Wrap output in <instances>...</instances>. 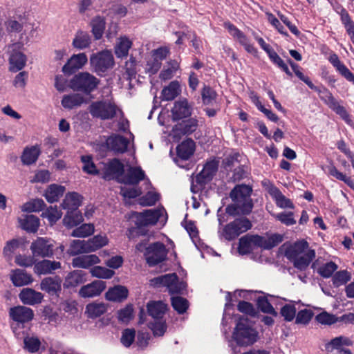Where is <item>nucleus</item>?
<instances>
[{
  "label": "nucleus",
  "instance_id": "f257e3e1",
  "mask_svg": "<svg viewBox=\"0 0 354 354\" xmlns=\"http://www.w3.org/2000/svg\"><path fill=\"white\" fill-rule=\"evenodd\" d=\"M284 255L295 268L303 271L306 270L315 258L316 253L306 241L299 240L285 245Z\"/></svg>",
  "mask_w": 354,
  "mask_h": 354
},
{
  "label": "nucleus",
  "instance_id": "f03ea898",
  "mask_svg": "<svg viewBox=\"0 0 354 354\" xmlns=\"http://www.w3.org/2000/svg\"><path fill=\"white\" fill-rule=\"evenodd\" d=\"M251 192L252 189L248 185L236 186L230 192V198L234 204L226 207V212L230 215L250 214L253 207Z\"/></svg>",
  "mask_w": 354,
  "mask_h": 354
},
{
  "label": "nucleus",
  "instance_id": "7ed1b4c3",
  "mask_svg": "<svg viewBox=\"0 0 354 354\" xmlns=\"http://www.w3.org/2000/svg\"><path fill=\"white\" fill-rule=\"evenodd\" d=\"M88 111L93 118L102 120H111L122 116L123 112L112 99H102L92 102Z\"/></svg>",
  "mask_w": 354,
  "mask_h": 354
},
{
  "label": "nucleus",
  "instance_id": "20e7f679",
  "mask_svg": "<svg viewBox=\"0 0 354 354\" xmlns=\"http://www.w3.org/2000/svg\"><path fill=\"white\" fill-rule=\"evenodd\" d=\"M257 332L252 328L248 317H240L233 332L232 337L240 346L253 344L257 339Z\"/></svg>",
  "mask_w": 354,
  "mask_h": 354
},
{
  "label": "nucleus",
  "instance_id": "39448f33",
  "mask_svg": "<svg viewBox=\"0 0 354 354\" xmlns=\"http://www.w3.org/2000/svg\"><path fill=\"white\" fill-rule=\"evenodd\" d=\"M136 250L143 252L147 263L153 266L163 261L167 257V251L165 245L160 242L153 243L149 246L144 242L136 245Z\"/></svg>",
  "mask_w": 354,
  "mask_h": 354
},
{
  "label": "nucleus",
  "instance_id": "423d86ee",
  "mask_svg": "<svg viewBox=\"0 0 354 354\" xmlns=\"http://www.w3.org/2000/svg\"><path fill=\"white\" fill-rule=\"evenodd\" d=\"M100 84V80L88 72L76 74L71 80L69 86L73 91L86 94L93 92Z\"/></svg>",
  "mask_w": 354,
  "mask_h": 354
},
{
  "label": "nucleus",
  "instance_id": "0eeeda50",
  "mask_svg": "<svg viewBox=\"0 0 354 354\" xmlns=\"http://www.w3.org/2000/svg\"><path fill=\"white\" fill-rule=\"evenodd\" d=\"M89 61L93 71L99 75L111 69L115 64L113 55L109 50L93 53Z\"/></svg>",
  "mask_w": 354,
  "mask_h": 354
},
{
  "label": "nucleus",
  "instance_id": "6e6552de",
  "mask_svg": "<svg viewBox=\"0 0 354 354\" xmlns=\"http://www.w3.org/2000/svg\"><path fill=\"white\" fill-rule=\"evenodd\" d=\"M252 223L247 218H236L219 230L221 236L225 240L232 241L240 234L246 232L252 227Z\"/></svg>",
  "mask_w": 354,
  "mask_h": 354
},
{
  "label": "nucleus",
  "instance_id": "1a4fd4ad",
  "mask_svg": "<svg viewBox=\"0 0 354 354\" xmlns=\"http://www.w3.org/2000/svg\"><path fill=\"white\" fill-rule=\"evenodd\" d=\"M162 218L166 220V212L163 208L147 209L142 212H134L131 218L138 227L155 225Z\"/></svg>",
  "mask_w": 354,
  "mask_h": 354
},
{
  "label": "nucleus",
  "instance_id": "9d476101",
  "mask_svg": "<svg viewBox=\"0 0 354 354\" xmlns=\"http://www.w3.org/2000/svg\"><path fill=\"white\" fill-rule=\"evenodd\" d=\"M155 286H166L171 294L181 293L187 286L184 281L179 282L175 273L165 274L151 281Z\"/></svg>",
  "mask_w": 354,
  "mask_h": 354
},
{
  "label": "nucleus",
  "instance_id": "9b49d317",
  "mask_svg": "<svg viewBox=\"0 0 354 354\" xmlns=\"http://www.w3.org/2000/svg\"><path fill=\"white\" fill-rule=\"evenodd\" d=\"M217 171V164L214 161L207 162L203 170L192 180L191 189L197 192L203 186L210 181Z\"/></svg>",
  "mask_w": 354,
  "mask_h": 354
},
{
  "label": "nucleus",
  "instance_id": "f8f14e48",
  "mask_svg": "<svg viewBox=\"0 0 354 354\" xmlns=\"http://www.w3.org/2000/svg\"><path fill=\"white\" fill-rule=\"evenodd\" d=\"M54 245L53 241L47 238L39 237L30 245V250L35 257H50L53 254Z\"/></svg>",
  "mask_w": 354,
  "mask_h": 354
},
{
  "label": "nucleus",
  "instance_id": "ddd939ff",
  "mask_svg": "<svg viewBox=\"0 0 354 354\" xmlns=\"http://www.w3.org/2000/svg\"><path fill=\"white\" fill-rule=\"evenodd\" d=\"M9 69L12 72L21 70L26 65L27 58L22 51V46L14 44L9 47Z\"/></svg>",
  "mask_w": 354,
  "mask_h": 354
},
{
  "label": "nucleus",
  "instance_id": "4468645a",
  "mask_svg": "<svg viewBox=\"0 0 354 354\" xmlns=\"http://www.w3.org/2000/svg\"><path fill=\"white\" fill-rule=\"evenodd\" d=\"M198 127V120L196 118H190L176 124L171 133L170 136L176 140H180L183 136L189 135L194 132Z\"/></svg>",
  "mask_w": 354,
  "mask_h": 354
},
{
  "label": "nucleus",
  "instance_id": "2eb2a0df",
  "mask_svg": "<svg viewBox=\"0 0 354 354\" xmlns=\"http://www.w3.org/2000/svg\"><path fill=\"white\" fill-rule=\"evenodd\" d=\"M124 165L118 159H113L104 167L103 178L106 180L116 179L121 183Z\"/></svg>",
  "mask_w": 354,
  "mask_h": 354
},
{
  "label": "nucleus",
  "instance_id": "dca6fc26",
  "mask_svg": "<svg viewBox=\"0 0 354 354\" xmlns=\"http://www.w3.org/2000/svg\"><path fill=\"white\" fill-rule=\"evenodd\" d=\"M88 58L85 53L75 54L68 59L62 67V72L66 75H71L81 69L87 63Z\"/></svg>",
  "mask_w": 354,
  "mask_h": 354
},
{
  "label": "nucleus",
  "instance_id": "f3484780",
  "mask_svg": "<svg viewBox=\"0 0 354 354\" xmlns=\"http://www.w3.org/2000/svg\"><path fill=\"white\" fill-rule=\"evenodd\" d=\"M106 288L103 281L96 280L84 285L79 290L78 295L82 298H91L99 296Z\"/></svg>",
  "mask_w": 354,
  "mask_h": 354
},
{
  "label": "nucleus",
  "instance_id": "a211bd4d",
  "mask_svg": "<svg viewBox=\"0 0 354 354\" xmlns=\"http://www.w3.org/2000/svg\"><path fill=\"white\" fill-rule=\"evenodd\" d=\"M193 107L187 99L175 102L171 109V117L174 120H178L191 116Z\"/></svg>",
  "mask_w": 354,
  "mask_h": 354
},
{
  "label": "nucleus",
  "instance_id": "6ab92c4d",
  "mask_svg": "<svg viewBox=\"0 0 354 354\" xmlns=\"http://www.w3.org/2000/svg\"><path fill=\"white\" fill-rule=\"evenodd\" d=\"M62 279L59 277H48L41 280L40 288L50 295H58L62 290Z\"/></svg>",
  "mask_w": 354,
  "mask_h": 354
},
{
  "label": "nucleus",
  "instance_id": "aec40b11",
  "mask_svg": "<svg viewBox=\"0 0 354 354\" xmlns=\"http://www.w3.org/2000/svg\"><path fill=\"white\" fill-rule=\"evenodd\" d=\"M9 315L14 321L25 323L32 319L34 313L30 308L18 306L11 308L9 311Z\"/></svg>",
  "mask_w": 354,
  "mask_h": 354
},
{
  "label": "nucleus",
  "instance_id": "412c9836",
  "mask_svg": "<svg viewBox=\"0 0 354 354\" xmlns=\"http://www.w3.org/2000/svg\"><path fill=\"white\" fill-rule=\"evenodd\" d=\"M261 236L259 235H245L239 239V252L241 254L250 253L255 246L260 247Z\"/></svg>",
  "mask_w": 354,
  "mask_h": 354
},
{
  "label": "nucleus",
  "instance_id": "4be33fe9",
  "mask_svg": "<svg viewBox=\"0 0 354 354\" xmlns=\"http://www.w3.org/2000/svg\"><path fill=\"white\" fill-rule=\"evenodd\" d=\"M19 297L23 304L34 306L41 302L44 295L34 289L25 288L20 292Z\"/></svg>",
  "mask_w": 354,
  "mask_h": 354
},
{
  "label": "nucleus",
  "instance_id": "5701e85b",
  "mask_svg": "<svg viewBox=\"0 0 354 354\" xmlns=\"http://www.w3.org/2000/svg\"><path fill=\"white\" fill-rule=\"evenodd\" d=\"M86 273L82 270H75L70 272L65 277L63 286L64 288H72L86 281Z\"/></svg>",
  "mask_w": 354,
  "mask_h": 354
},
{
  "label": "nucleus",
  "instance_id": "b1692460",
  "mask_svg": "<svg viewBox=\"0 0 354 354\" xmlns=\"http://www.w3.org/2000/svg\"><path fill=\"white\" fill-rule=\"evenodd\" d=\"M41 154L40 147L37 145L26 147L21 155V161L24 165L35 164Z\"/></svg>",
  "mask_w": 354,
  "mask_h": 354
},
{
  "label": "nucleus",
  "instance_id": "393cba45",
  "mask_svg": "<svg viewBox=\"0 0 354 354\" xmlns=\"http://www.w3.org/2000/svg\"><path fill=\"white\" fill-rule=\"evenodd\" d=\"M100 263V259L96 254L82 255L73 258L72 266L73 268L88 269Z\"/></svg>",
  "mask_w": 354,
  "mask_h": 354
},
{
  "label": "nucleus",
  "instance_id": "a878e982",
  "mask_svg": "<svg viewBox=\"0 0 354 354\" xmlns=\"http://www.w3.org/2000/svg\"><path fill=\"white\" fill-rule=\"evenodd\" d=\"M108 148L116 153H124L127 151L129 140L123 136L113 135L106 140Z\"/></svg>",
  "mask_w": 354,
  "mask_h": 354
},
{
  "label": "nucleus",
  "instance_id": "bb28decb",
  "mask_svg": "<svg viewBox=\"0 0 354 354\" xmlns=\"http://www.w3.org/2000/svg\"><path fill=\"white\" fill-rule=\"evenodd\" d=\"M145 178V172L140 167H130L125 175H122L121 183L129 185H137Z\"/></svg>",
  "mask_w": 354,
  "mask_h": 354
},
{
  "label": "nucleus",
  "instance_id": "cd10ccee",
  "mask_svg": "<svg viewBox=\"0 0 354 354\" xmlns=\"http://www.w3.org/2000/svg\"><path fill=\"white\" fill-rule=\"evenodd\" d=\"M60 268V262L44 259L35 264L34 271L37 274H47Z\"/></svg>",
  "mask_w": 354,
  "mask_h": 354
},
{
  "label": "nucleus",
  "instance_id": "c85d7f7f",
  "mask_svg": "<svg viewBox=\"0 0 354 354\" xmlns=\"http://www.w3.org/2000/svg\"><path fill=\"white\" fill-rule=\"evenodd\" d=\"M65 191L66 188L64 186L55 183L51 184L45 189L44 196L48 203H53L59 200Z\"/></svg>",
  "mask_w": 354,
  "mask_h": 354
},
{
  "label": "nucleus",
  "instance_id": "c756f323",
  "mask_svg": "<svg viewBox=\"0 0 354 354\" xmlns=\"http://www.w3.org/2000/svg\"><path fill=\"white\" fill-rule=\"evenodd\" d=\"M10 280L15 286L19 287L31 283L33 279L32 275L27 273L25 270L16 269L12 271Z\"/></svg>",
  "mask_w": 354,
  "mask_h": 354
},
{
  "label": "nucleus",
  "instance_id": "7c9ffc66",
  "mask_svg": "<svg viewBox=\"0 0 354 354\" xmlns=\"http://www.w3.org/2000/svg\"><path fill=\"white\" fill-rule=\"evenodd\" d=\"M329 62L342 76H344L348 81L354 84V75L339 60L338 56L336 54L333 53L330 55Z\"/></svg>",
  "mask_w": 354,
  "mask_h": 354
},
{
  "label": "nucleus",
  "instance_id": "2f4dec72",
  "mask_svg": "<svg viewBox=\"0 0 354 354\" xmlns=\"http://www.w3.org/2000/svg\"><path fill=\"white\" fill-rule=\"evenodd\" d=\"M82 203V196L76 192L68 193L62 203V207L68 211L77 210Z\"/></svg>",
  "mask_w": 354,
  "mask_h": 354
},
{
  "label": "nucleus",
  "instance_id": "473e14b6",
  "mask_svg": "<svg viewBox=\"0 0 354 354\" xmlns=\"http://www.w3.org/2000/svg\"><path fill=\"white\" fill-rule=\"evenodd\" d=\"M85 102L84 97L79 93L65 95L62 100V105L67 109H72L81 106Z\"/></svg>",
  "mask_w": 354,
  "mask_h": 354
},
{
  "label": "nucleus",
  "instance_id": "72a5a7b5",
  "mask_svg": "<svg viewBox=\"0 0 354 354\" xmlns=\"http://www.w3.org/2000/svg\"><path fill=\"white\" fill-rule=\"evenodd\" d=\"M269 192L274 199L278 207L281 208H294V205L290 200L286 198L276 187L271 186Z\"/></svg>",
  "mask_w": 354,
  "mask_h": 354
},
{
  "label": "nucleus",
  "instance_id": "f704fd0d",
  "mask_svg": "<svg viewBox=\"0 0 354 354\" xmlns=\"http://www.w3.org/2000/svg\"><path fill=\"white\" fill-rule=\"evenodd\" d=\"M106 299L112 301H120L128 296V290L122 286H115L109 289L106 293Z\"/></svg>",
  "mask_w": 354,
  "mask_h": 354
},
{
  "label": "nucleus",
  "instance_id": "c9c22d12",
  "mask_svg": "<svg viewBox=\"0 0 354 354\" xmlns=\"http://www.w3.org/2000/svg\"><path fill=\"white\" fill-rule=\"evenodd\" d=\"M132 46V41L126 36L118 38L115 46V53L117 57H127L129 50Z\"/></svg>",
  "mask_w": 354,
  "mask_h": 354
},
{
  "label": "nucleus",
  "instance_id": "e433bc0d",
  "mask_svg": "<svg viewBox=\"0 0 354 354\" xmlns=\"http://www.w3.org/2000/svg\"><path fill=\"white\" fill-rule=\"evenodd\" d=\"M21 227L27 232H35L39 226V219L35 215H26L19 219Z\"/></svg>",
  "mask_w": 354,
  "mask_h": 354
},
{
  "label": "nucleus",
  "instance_id": "4c0bfd02",
  "mask_svg": "<svg viewBox=\"0 0 354 354\" xmlns=\"http://www.w3.org/2000/svg\"><path fill=\"white\" fill-rule=\"evenodd\" d=\"M194 142L191 139H187L177 147L178 156L183 160H187L194 153Z\"/></svg>",
  "mask_w": 354,
  "mask_h": 354
},
{
  "label": "nucleus",
  "instance_id": "58836bf2",
  "mask_svg": "<svg viewBox=\"0 0 354 354\" xmlns=\"http://www.w3.org/2000/svg\"><path fill=\"white\" fill-rule=\"evenodd\" d=\"M107 310L103 302L93 301L86 305L85 313L90 318H96L103 315Z\"/></svg>",
  "mask_w": 354,
  "mask_h": 354
},
{
  "label": "nucleus",
  "instance_id": "ea45409f",
  "mask_svg": "<svg viewBox=\"0 0 354 354\" xmlns=\"http://www.w3.org/2000/svg\"><path fill=\"white\" fill-rule=\"evenodd\" d=\"M167 310V306L162 301H151L147 304V310L153 319L162 317Z\"/></svg>",
  "mask_w": 354,
  "mask_h": 354
},
{
  "label": "nucleus",
  "instance_id": "a19ab883",
  "mask_svg": "<svg viewBox=\"0 0 354 354\" xmlns=\"http://www.w3.org/2000/svg\"><path fill=\"white\" fill-rule=\"evenodd\" d=\"M180 93V84L177 81H172L165 87L161 93L162 100L170 101L177 97Z\"/></svg>",
  "mask_w": 354,
  "mask_h": 354
},
{
  "label": "nucleus",
  "instance_id": "79ce46f5",
  "mask_svg": "<svg viewBox=\"0 0 354 354\" xmlns=\"http://www.w3.org/2000/svg\"><path fill=\"white\" fill-rule=\"evenodd\" d=\"M91 252L88 241L73 240L70 245L68 253L71 255H77L82 253Z\"/></svg>",
  "mask_w": 354,
  "mask_h": 354
},
{
  "label": "nucleus",
  "instance_id": "37998d69",
  "mask_svg": "<svg viewBox=\"0 0 354 354\" xmlns=\"http://www.w3.org/2000/svg\"><path fill=\"white\" fill-rule=\"evenodd\" d=\"M91 44V37L89 35L83 31H78L73 40V46L78 50L84 49L88 48Z\"/></svg>",
  "mask_w": 354,
  "mask_h": 354
},
{
  "label": "nucleus",
  "instance_id": "c03bdc74",
  "mask_svg": "<svg viewBox=\"0 0 354 354\" xmlns=\"http://www.w3.org/2000/svg\"><path fill=\"white\" fill-rule=\"evenodd\" d=\"M83 221L82 214L77 210L68 211L63 219L64 225L68 227H75Z\"/></svg>",
  "mask_w": 354,
  "mask_h": 354
},
{
  "label": "nucleus",
  "instance_id": "a18cd8bd",
  "mask_svg": "<svg viewBox=\"0 0 354 354\" xmlns=\"http://www.w3.org/2000/svg\"><path fill=\"white\" fill-rule=\"evenodd\" d=\"M352 342L350 339L346 337L339 336L333 339L330 342L326 344V349L328 352H332L334 349L340 351L343 346H350Z\"/></svg>",
  "mask_w": 354,
  "mask_h": 354
},
{
  "label": "nucleus",
  "instance_id": "49530a36",
  "mask_svg": "<svg viewBox=\"0 0 354 354\" xmlns=\"http://www.w3.org/2000/svg\"><path fill=\"white\" fill-rule=\"evenodd\" d=\"M88 241V246L91 252H95L100 248L106 245L109 243V239L106 235H96L93 238L89 239Z\"/></svg>",
  "mask_w": 354,
  "mask_h": 354
},
{
  "label": "nucleus",
  "instance_id": "de8ad7c7",
  "mask_svg": "<svg viewBox=\"0 0 354 354\" xmlns=\"http://www.w3.org/2000/svg\"><path fill=\"white\" fill-rule=\"evenodd\" d=\"M62 216L61 210L56 205L50 206L42 212L41 216L46 218L50 225L55 224Z\"/></svg>",
  "mask_w": 354,
  "mask_h": 354
},
{
  "label": "nucleus",
  "instance_id": "09e8293b",
  "mask_svg": "<svg viewBox=\"0 0 354 354\" xmlns=\"http://www.w3.org/2000/svg\"><path fill=\"white\" fill-rule=\"evenodd\" d=\"M46 207L44 201L41 198H36L26 203L21 207V210L26 212H37Z\"/></svg>",
  "mask_w": 354,
  "mask_h": 354
},
{
  "label": "nucleus",
  "instance_id": "8fccbe9b",
  "mask_svg": "<svg viewBox=\"0 0 354 354\" xmlns=\"http://www.w3.org/2000/svg\"><path fill=\"white\" fill-rule=\"evenodd\" d=\"M92 32L96 39L102 37L104 28L105 21L103 17H96L91 21Z\"/></svg>",
  "mask_w": 354,
  "mask_h": 354
},
{
  "label": "nucleus",
  "instance_id": "3c124183",
  "mask_svg": "<svg viewBox=\"0 0 354 354\" xmlns=\"http://www.w3.org/2000/svg\"><path fill=\"white\" fill-rule=\"evenodd\" d=\"M23 244L24 240L22 239H15L8 241L3 248L4 255L8 259H10L12 257V254L15 252V250Z\"/></svg>",
  "mask_w": 354,
  "mask_h": 354
},
{
  "label": "nucleus",
  "instance_id": "603ef678",
  "mask_svg": "<svg viewBox=\"0 0 354 354\" xmlns=\"http://www.w3.org/2000/svg\"><path fill=\"white\" fill-rule=\"evenodd\" d=\"M90 273L93 277L100 279H111L115 274V272L105 267L94 266L90 270Z\"/></svg>",
  "mask_w": 354,
  "mask_h": 354
},
{
  "label": "nucleus",
  "instance_id": "864d4df0",
  "mask_svg": "<svg viewBox=\"0 0 354 354\" xmlns=\"http://www.w3.org/2000/svg\"><path fill=\"white\" fill-rule=\"evenodd\" d=\"M283 241V237L280 234H272L268 239L261 236V241L260 242V247L264 249H270Z\"/></svg>",
  "mask_w": 354,
  "mask_h": 354
},
{
  "label": "nucleus",
  "instance_id": "5fc2aeb1",
  "mask_svg": "<svg viewBox=\"0 0 354 354\" xmlns=\"http://www.w3.org/2000/svg\"><path fill=\"white\" fill-rule=\"evenodd\" d=\"M94 225L93 224H83L75 228L71 236L73 237H86L91 235L94 232Z\"/></svg>",
  "mask_w": 354,
  "mask_h": 354
},
{
  "label": "nucleus",
  "instance_id": "6e6d98bb",
  "mask_svg": "<svg viewBox=\"0 0 354 354\" xmlns=\"http://www.w3.org/2000/svg\"><path fill=\"white\" fill-rule=\"evenodd\" d=\"M351 279V274L347 270H340L333 275V283L335 287H339L346 283Z\"/></svg>",
  "mask_w": 354,
  "mask_h": 354
},
{
  "label": "nucleus",
  "instance_id": "4d7b16f0",
  "mask_svg": "<svg viewBox=\"0 0 354 354\" xmlns=\"http://www.w3.org/2000/svg\"><path fill=\"white\" fill-rule=\"evenodd\" d=\"M24 348L30 353L37 352L41 346V342L37 337H26L24 339Z\"/></svg>",
  "mask_w": 354,
  "mask_h": 354
},
{
  "label": "nucleus",
  "instance_id": "13d9d810",
  "mask_svg": "<svg viewBox=\"0 0 354 354\" xmlns=\"http://www.w3.org/2000/svg\"><path fill=\"white\" fill-rule=\"evenodd\" d=\"M329 174L337 179L343 181L349 187L354 189V181L351 178L338 171L335 167L332 166L329 168Z\"/></svg>",
  "mask_w": 354,
  "mask_h": 354
},
{
  "label": "nucleus",
  "instance_id": "bf43d9fd",
  "mask_svg": "<svg viewBox=\"0 0 354 354\" xmlns=\"http://www.w3.org/2000/svg\"><path fill=\"white\" fill-rule=\"evenodd\" d=\"M81 161L83 163L82 169L84 172L89 174H96L97 170L93 162L92 156L90 155H84L81 156Z\"/></svg>",
  "mask_w": 354,
  "mask_h": 354
},
{
  "label": "nucleus",
  "instance_id": "052dcab7",
  "mask_svg": "<svg viewBox=\"0 0 354 354\" xmlns=\"http://www.w3.org/2000/svg\"><path fill=\"white\" fill-rule=\"evenodd\" d=\"M171 305L179 314L184 313L189 306L187 300L181 297H173Z\"/></svg>",
  "mask_w": 354,
  "mask_h": 354
},
{
  "label": "nucleus",
  "instance_id": "680f3d73",
  "mask_svg": "<svg viewBox=\"0 0 354 354\" xmlns=\"http://www.w3.org/2000/svg\"><path fill=\"white\" fill-rule=\"evenodd\" d=\"M313 313L308 309L301 310L295 316V323L297 324L306 325L313 318Z\"/></svg>",
  "mask_w": 354,
  "mask_h": 354
},
{
  "label": "nucleus",
  "instance_id": "e2e57ef3",
  "mask_svg": "<svg viewBox=\"0 0 354 354\" xmlns=\"http://www.w3.org/2000/svg\"><path fill=\"white\" fill-rule=\"evenodd\" d=\"M178 69V64L176 62H169V66L164 68L160 73V78L162 80H170Z\"/></svg>",
  "mask_w": 354,
  "mask_h": 354
},
{
  "label": "nucleus",
  "instance_id": "0e129e2a",
  "mask_svg": "<svg viewBox=\"0 0 354 354\" xmlns=\"http://www.w3.org/2000/svg\"><path fill=\"white\" fill-rule=\"evenodd\" d=\"M281 314L286 321H292L296 316V308L294 303H290L283 306L281 309Z\"/></svg>",
  "mask_w": 354,
  "mask_h": 354
},
{
  "label": "nucleus",
  "instance_id": "69168bd1",
  "mask_svg": "<svg viewBox=\"0 0 354 354\" xmlns=\"http://www.w3.org/2000/svg\"><path fill=\"white\" fill-rule=\"evenodd\" d=\"M162 63L154 59L151 55L147 59L145 71L150 75L156 74L160 68Z\"/></svg>",
  "mask_w": 354,
  "mask_h": 354
},
{
  "label": "nucleus",
  "instance_id": "338daca9",
  "mask_svg": "<svg viewBox=\"0 0 354 354\" xmlns=\"http://www.w3.org/2000/svg\"><path fill=\"white\" fill-rule=\"evenodd\" d=\"M337 269V264L330 261L319 268L317 272L324 278H329Z\"/></svg>",
  "mask_w": 354,
  "mask_h": 354
},
{
  "label": "nucleus",
  "instance_id": "774afa93",
  "mask_svg": "<svg viewBox=\"0 0 354 354\" xmlns=\"http://www.w3.org/2000/svg\"><path fill=\"white\" fill-rule=\"evenodd\" d=\"M316 321L324 325H331L337 322V317L327 312H322L315 317Z\"/></svg>",
  "mask_w": 354,
  "mask_h": 354
}]
</instances>
